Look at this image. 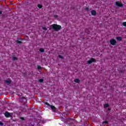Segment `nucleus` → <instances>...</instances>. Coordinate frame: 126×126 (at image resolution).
<instances>
[{
	"instance_id": "nucleus-15",
	"label": "nucleus",
	"mask_w": 126,
	"mask_h": 126,
	"mask_svg": "<svg viewBox=\"0 0 126 126\" xmlns=\"http://www.w3.org/2000/svg\"><path fill=\"white\" fill-rule=\"evenodd\" d=\"M122 25L123 26H125L126 27V22H123Z\"/></svg>"
},
{
	"instance_id": "nucleus-9",
	"label": "nucleus",
	"mask_w": 126,
	"mask_h": 126,
	"mask_svg": "<svg viewBox=\"0 0 126 126\" xmlns=\"http://www.w3.org/2000/svg\"><path fill=\"white\" fill-rule=\"evenodd\" d=\"M116 39H117V41H122V37H121V36H117L116 37Z\"/></svg>"
},
{
	"instance_id": "nucleus-17",
	"label": "nucleus",
	"mask_w": 126,
	"mask_h": 126,
	"mask_svg": "<svg viewBox=\"0 0 126 126\" xmlns=\"http://www.w3.org/2000/svg\"><path fill=\"white\" fill-rule=\"evenodd\" d=\"M17 43L18 44H21V41H20V40H17Z\"/></svg>"
},
{
	"instance_id": "nucleus-14",
	"label": "nucleus",
	"mask_w": 126,
	"mask_h": 126,
	"mask_svg": "<svg viewBox=\"0 0 126 126\" xmlns=\"http://www.w3.org/2000/svg\"><path fill=\"white\" fill-rule=\"evenodd\" d=\"M37 6L39 8H42V5L41 4H38Z\"/></svg>"
},
{
	"instance_id": "nucleus-20",
	"label": "nucleus",
	"mask_w": 126,
	"mask_h": 126,
	"mask_svg": "<svg viewBox=\"0 0 126 126\" xmlns=\"http://www.w3.org/2000/svg\"><path fill=\"white\" fill-rule=\"evenodd\" d=\"M59 58L60 59H63V57L62 56V55H59Z\"/></svg>"
},
{
	"instance_id": "nucleus-10",
	"label": "nucleus",
	"mask_w": 126,
	"mask_h": 126,
	"mask_svg": "<svg viewBox=\"0 0 126 126\" xmlns=\"http://www.w3.org/2000/svg\"><path fill=\"white\" fill-rule=\"evenodd\" d=\"M12 60L13 61H16V60H17V58L15 57H12Z\"/></svg>"
},
{
	"instance_id": "nucleus-1",
	"label": "nucleus",
	"mask_w": 126,
	"mask_h": 126,
	"mask_svg": "<svg viewBox=\"0 0 126 126\" xmlns=\"http://www.w3.org/2000/svg\"><path fill=\"white\" fill-rule=\"evenodd\" d=\"M50 28H52V29H54L55 31H60V30L62 28V27L56 24H53L52 25L50 26Z\"/></svg>"
},
{
	"instance_id": "nucleus-13",
	"label": "nucleus",
	"mask_w": 126,
	"mask_h": 126,
	"mask_svg": "<svg viewBox=\"0 0 126 126\" xmlns=\"http://www.w3.org/2000/svg\"><path fill=\"white\" fill-rule=\"evenodd\" d=\"M108 107H109V104H105L104 105V108H107Z\"/></svg>"
},
{
	"instance_id": "nucleus-8",
	"label": "nucleus",
	"mask_w": 126,
	"mask_h": 126,
	"mask_svg": "<svg viewBox=\"0 0 126 126\" xmlns=\"http://www.w3.org/2000/svg\"><path fill=\"white\" fill-rule=\"evenodd\" d=\"M74 82H75L76 83H79L80 82V80H79V79H75Z\"/></svg>"
},
{
	"instance_id": "nucleus-12",
	"label": "nucleus",
	"mask_w": 126,
	"mask_h": 126,
	"mask_svg": "<svg viewBox=\"0 0 126 126\" xmlns=\"http://www.w3.org/2000/svg\"><path fill=\"white\" fill-rule=\"evenodd\" d=\"M5 82H6V83H8V84H9V83H10V82H11V81H8V80H6V81H5Z\"/></svg>"
},
{
	"instance_id": "nucleus-22",
	"label": "nucleus",
	"mask_w": 126,
	"mask_h": 126,
	"mask_svg": "<svg viewBox=\"0 0 126 126\" xmlns=\"http://www.w3.org/2000/svg\"><path fill=\"white\" fill-rule=\"evenodd\" d=\"M107 122H104L102 123V124H107Z\"/></svg>"
},
{
	"instance_id": "nucleus-25",
	"label": "nucleus",
	"mask_w": 126,
	"mask_h": 126,
	"mask_svg": "<svg viewBox=\"0 0 126 126\" xmlns=\"http://www.w3.org/2000/svg\"><path fill=\"white\" fill-rule=\"evenodd\" d=\"M86 9H88V8H87Z\"/></svg>"
},
{
	"instance_id": "nucleus-19",
	"label": "nucleus",
	"mask_w": 126,
	"mask_h": 126,
	"mask_svg": "<svg viewBox=\"0 0 126 126\" xmlns=\"http://www.w3.org/2000/svg\"><path fill=\"white\" fill-rule=\"evenodd\" d=\"M42 29H43V30H47V28L42 27Z\"/></svg>"
},
{
	"instance_id": "nucleus-5",
	"label": "nucleus",
	"mask_w": 126,
	"mask_h": 126,
	"mask_svg": "<svg viewBox=\"0 0 126 126\" xmlns=\"http://www.w3.org/2000/svg\"><path fill=\"white\" fill-rule=\"evenodd\" d=\"M46 104L47 105V106H50V108L52 109L53 112L56 111V107H55L54 106L50 105L49 103H46Z\"/></svg>"
},
{
	"instance_id": "nucleus-16",
	"label": "nucleus",
	"mask_w": 126,
	"mask_h": 126,
	"mask_svg": "<svg viewBox=\"0 0 126 126\" xmlns=\"http://www.w3.org/2000/svg\"><path fill=\"white\" fill-rule=\"evenodd\" d=\"M43 81V80L42 79H39V80H38V82L41 83V82H42Z\"/></svg>"
},
{
	"instance_id": "nucleus-18",
	"label": "nucleus",
	"mask_w": 126,
	"mask_h": 126,
	"mask_svg": "<svg viewBox=\"0 0 126 126\" xmlns=\"http://www.w3.org/2000/svg\"><path fill=\"white\" fill-rule=\"evenodd\" d=\"M37 68H38V69H41V68H42V67L38 65L37 66Z\"/></svg>"
},
{
	"instance_id": "nucleus-4",
	"label": "nucleus",
	"mask_w": 126,
	"mask_h": 126,
	"mask_svg": "<svg viewBox=\"0 0 126 126\" xmlns=\"http://www.w3.org/2000/svg\"><path fill=\"white\" fill-rule=\"evenodd\" d=\"M115 5H117V6H119L120 7H123V3L120 1H117L115 2Z\"/></svg>"
},
{
	"instance_id": "nucleus-2",
	"label": "nucleus",
	"mask_w": 126,
	"mask_h": 126,
	"mask_svg": "<svg viewBox=\"0 0 126 126\" xmlns=\"http://www.w3.org/2000/svg\"><path fill=\"white\" fill-rule=\"evenodd\" d=\"M95 62H96V60H95L94 58H91L90 59V60L87 62L88 64H90V63H95Z\"/></svg>"
},
{
	"instance_id": "nucleus-11",
	"label": "nucleus",
	"mask_w": 126,
	"mask_h": 126,
	"mask_svg": "<svg viewBox=\"0 0 126 126\" xmlns=\"http://www.w3.org/2000/svg\"><path fill=\"white\" fill-rule=\"evenodd\" d=\"M39 51H40V52H41V53H43V52H44V49H43V48H40V49H39Z\"/></svg>"
},
{
	"instance_id": "nucleus-3",
	"label": "nucleus",
	"mask_w": 126,
	"mask_h": 126,
	"mask_svg": "<svg viewBox=\"0 0 126 126\" xmlns=\"http://www.w3.org/2000/svg\"><path fill=\"white\" fill-rule=\"evenodd\" d=\"M110 43L111 45H112V46H115V45L117 44V41H116V40H115L114 39H111L110 40Z\"/></svg>"
},
{
	"instance_id": "nucleus-6",
	"label": "nucleus",
	"mask_w": 126,
	"mask_h": 126,
	"mask_svg": "<svg viewBox=\"0 0 126 126\" xmlns=\"http://www.w3.org/2000/svg\"><path fill=\"white\" fill-rule=\"evenodd\" d=\"M4 116L6 117V118H8L9 117H11V114L8 112H5L4 114Z\"/></svg>"
},
{
	"instance_id": "nucleus-23",
	"label": "nucleus",
	"mask_w": 126,
	"mask_h": 126,
	"mask_svg": "<svg viewBox=\"0 0 126 126\" xmlns=\"http://www.w3.org/2000/svg\"><path fill=\"white\" fill-rule=\"evenodd\" d=\"M55 17L56 18H57V17H58V15H55Z\"/></svg>"
},
{
	"instance_id": "nucleus-21",
	"label": "nucleus",
	"mask_w": 126,
	"mask_h": 126,
	"mask_svg": "<svg viewBox=\"0 0 126 126\" xmlns=\"http://www.w3.org/2000/svg\"><path fill=\"white\" fill-rule=\"evenodd\" d=\"M2 125H3L2 123L0 122V126H2Z\"/></svg>"
},
{
	"instance_id": "nucleus-24",
	"label": "nucleus",
	"mask_w": 126,
	"mask_h": 126,
	"mask_svg": "<svg viewBox=\"0 0 126 126\" xmlns=\"http://www.w3.org/2000/svg\"><path fill=\"white\" fill-rule=\"evenodd\" d=\"M0 14H1V11H0Z\"/></svg>"
},
{
	"instance_id": "nucleus-7",
	"label": "nucleus",
	"mask_w": 126,
	"mask_h": 126,
	"mask_svg": "<svg viewBox=\"0 0 126 126\" xmlns=\"http://www.w3.org/2000/svg\"><path fill=\"white\" fill-rule=\"evenodd\" d=\"M96 11H95V10H92V11H91V14H92V15H96Z\"/></svg>"
}]
</instances>
